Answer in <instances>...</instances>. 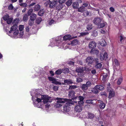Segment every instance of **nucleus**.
Wrapping results in <instances>:
<instances>
[{
	"instance_id": "obj_43",
	"label": "nucleus",
	"mask_w": 126,
	"mask_h": 126,
	"mask_svg": "<svg viewBox=\"0 0 126 126\" xmlns=\"http://www.w3.org/2000/svg\"><path fill=\"white\" fill-rule=\"evenodd\" d=\"M42 18L41 17H39L36 20V22L38 24H39L42 21Z\"/></svg>"
},
{
	"instance_id": "obj_49",
	"label": "nucleus",
	"mask_w": 126,
	"mask_h": 126,
	"mask_svg": "<svg viewBox=\"0 0 126 126\" xmlns=\"http://www.w3.org/2000/svg\"><path fill=\"white\" fill-rule=\"evenodd\" d=\"M19 30L20 31H22L24 29V26L23 25H20L19 26Z\"/></svg>"
},
{
	"instance_id": "obj_20",
	"label": "nucleus",
	"mask_w": 126,
	"mask_h": 126,
	"mask_svg": "<svg viewBox=\"0 0 126 126\" xmlns=\"http://www.w3.org/2000/svg\"><path fill=\"white\" fill-rule=\"evenodd\" d=\"M63 7V5L62 3H60L56 7V9L58 11L61 10Z\"/></svg>"
},
{
	"instance_id": "obj_18",
	"label": "nucleus",
	"mask_w": 126,
	"mask_h": 126,
	"mask_svg": "<svg viewBox=\"0 0 126 126\" xmlns=\"http://www.w3.org/2000/svg\"><path fill=\"white\" fill-rule=\"evenodd\" d=\"M95 87L97 88L98 90H102L104 89V87L101 85H97L95 86Z\"/></svg>"
},
{
	"instance_id": "obj_53",
	"label": "nucleus",
	"mask_w": 126,
	"mask_h": 126,
	"mask_svg": "<svg viewBox=\"0 0 126 126\" xmlns=\"http://www.w3.org/2000/svg\"><path fill=\"white\" fill-rule=\"evenodd\" d=\"M59 87L58 86H54L53 87V90L55 91H57L58 90V88Z\"/></svg>"
},
{
	"instance_id": "obj_6",
	"label": "nucleus",
	"mask_w": 126,
	"mask_h": 126,
	"mask_svg": "<svg viewBox=\"0 0 126 126\" xmlns=\"http://www.w3.org/2000/svg\"><path fill=\"white\" fill-rule=\"evenodd\" d=\"M58 2L57 1L55 0H53L52 1H50L49 7L51 9L55 8L57 5Z\"/></svg>"
},
{
	"instance_id": "obj_40",
	"label": "nucleus",
	"mask_w": 126,
	"mask_h": 126,
	"mask_svg": "<svg viewBox=\"0 0 126 126\" xmlns=\"http://www.w3.org/2000/svg\"><path fill=\"white\" fill-rule=\"evenodd\" d=\"M50 0H48L45 2L44 3V4L46 7H47L48 5H49L50 3Z\"/></svg>"
},
{
	"instance_id": "obj_29",
	"label": "nucleus",
	"mask_w": 126,
	"mask_h": 126,
	"mask_svg": "<svg viewBox=\"0 0 126 126\" xmlns=\"http://www.w3.org/2000/svg\"><path fill=\"white\" fill-rule=\"evenodd\" d=\"M92 91V92L95 94H97L98 92V90L97 88L95 87V86L94 88H93Z\"/></svg>"
},
{
	"instance_id": "obj_42",
	"label": "nucleus",
	"mask_w": 126,
	"mask_h": 126,
	"mask_svg": "<svg viewBox=\"0 0 126 126\" xmlns=\"http://www.w3.org/2000/svg\"><path fill=\"white\" fill-rule=\"evenodd\" d=\"M9 18V16L8 15H4L3 17V19L5 21H6L7 20V19Z\"/></svg>"
},
{
	"instance_id": "obj_39",
	"label": "nucleus",
	"mask_w": 126,
	"mask_h": 126,
	"mask_svg": "<svg viewBox=\"0 0 126 126\" xmlns=\"http://www.w3.org/2000/svg\"><path fill=\"white\" fill-rule=\"evenodd\" d=\"M107 76L108 75L107 74H104L102 78V80L103 81L105 80H106Z\"/></svg>"
},
{
	"instance_id": "obj_12",
	"label": "nucleus",
	"mask_w": 126,
	"mask_h": 126,
	"mask_svg": "<svg viewBox=\"0 0 126 126\" xmlns=\"http://www.w3.org/2000/svg\"><path fill=\"white\" fill-rule=\"evenodd\" d=\"M95 116L91 112H88L87 116V118L88 119L92 120Z\"/></svg>"
},
{
	"instance_id": "obj_33",
	"label": "nucleus",
	"mask_w": 126,
	"mask_h": 126,
	"mask_svg": "<svg viewBox=\"0 0 126 126\" xmlns=\"http://www.w3.org/2000/svg\"><path fill=\"white\" fill-rule=\"evenodd\" d=\"M100 45L103 47L107 45L106 43L104 40H103L102 41L100 42Z\"/></svg>"
},
{
	"instance_id": "obj_8",
	"label": "nucleus",
	"mask_w": 126,
	"mask_h": 126,
	"mask_svg": "<svg viewBox=\"0 0 126 126\" xmlns=\"http://www.w3.org/2000/svg\"><path fill=\"white\" fill-rule=\"evenodd\" d=\"M108 54L106 52H105L104 54L101 53L100 54V60L101 61L103 60L104 59L106 60L108 58Z\"/></svg>"
},
{
	"instance_id": "obj_31",
	"label": "nucleus",
	"mask_w": 126,
	"mask_h": 126,
	"mask_svg": "<svg viewBox=\"0 0 126 126\" xmlns=\"http://www.w3.org/2000/svg\"><path fill=\"white\" fill-rule=\"evenodd\" d=\"M99 94L102 97H106L107 96V94L106 92H102L100 93Z\"/></svg>"
},
{
	"instance_id": "obj_30",
	"label": "nucleus",
	"mask_w": 126,
	"mask_h": 126,
	"mask_svg": "<svg viewBox=\"0 0 126 126\" xmlns=\"http://www.w3.org/2000/svg\"><path fill=\"white\" fill-rule=\"evenodd\" d=\"M62 71V69H59L55 71V74L57 75H60L63 72Z\"/></svg>"
},
{
	"instance_id": "obj_58",
	"label": "nucleus",
	"mask_w": 126,
	"mask_h": 126,
	"mask_svg": "<svg viewBox=\"0 0 126 126\" xmlns=\"http://www.w3.org/2000/svg\"><path fill=\"white\" fill-rule=\"evenodd\" d=\"M97 35V33L96 31H94L93 33V35L94 37H96Z\"/></svg>"
},
{
	"instance_id": "obj_22",
	"label": "nucleus",
	"mask_w": 126,
	"mask_h": 126,
	"mask_svg": "<svg viewBox=\"0 0 126 126\" xmlns=\"http://www.w3.org/2000/svg\"><path fill=\"white\" fill-rule=\"evenodd\" d=\"M123 78L122 76L120 77L117 81V84L118 85H120L123 81Z\"/></svg>"
},
{
	"instance_id": "obj_37",
	"label": "nucleus",
	"mask_w": 126,
	"mask_h": 126,
	"mask_svg": "<svg viewBox=\"0 0 126 126\" xmlns=\"http://www.w3.org/2000/svg\"><path fill=\"white\" fill-rule=\"evenodd\" d=\"M102 66V64L101 63H99L96 64L95 67L97 68H101Z\"/></svg>"
},
{
	"instance_id": "obj_59",
	"label": "nucleus",
	"mask_w": 126,
	"mask_h": 126,
	"mask_svg": "<svg viewBox=\"0 0 126 126\" xmlns=\"http://www.w3.org/2000/svg\"><path fill=\"white\" fill-rule=\"evenodd\" d=\"M100 28H102L104 27L105 26V24L104 23H100Z\"/></svg>"
},
{
	"instance_id": "obj_32",
	"label": "nucleus",
	"mask_w": 126,
	"mask_h": 126,
	"mask_svg": "<svg viewBox=\"0 0 126 126\" xmlns=\"http://www.w3.org/2000/svg\"><path fill=\"white\" fill-rule=\"evenodd\" d=\"M72 0H68L66 3V5L68 7H69L72 4Z\"/></svg>"
},
{
	"instance_id": "obj_35",
	"label": "nucleus",
	"mask_w": 126,
	"mask_h": 126,
	"mask_svg": "<svg viewBox=\"0 0 126 126\" xmlns=\"http://www.w3.org/2000/svg\"><path fill=\"white\" fill-rule=\"evenodd\" d=\"M17 26L16 24L14 25L11 27V30H12L13 31H16L17 28Z\"/></svg>"
},
{
	"instance_id": "obj_48",
	"label": "nucleus",
	"mask_w": 126,
	"mask_h": 126,
	"mask_svg": "<svg viewBox=\"0 0 126 126\" xmlns=\"http://www.w3.org/2000/svg\"><path fill=\"white\" fill-rule=\"evenodd\" d=\"M78 98L79 99L80 101H81L82 102V103H83V100L84 98V97L82 96H79L78 97Z\"/></svg>"
},
{
	"instance_id": "obj_9",
	"label": "nucleus",
	"mask_w": 126,
	"mask_h": 126,
	"mask_svg": "<svg viewBox=\"0 0 126 126\" xmlns=\"http://www.w3.org/2000/svg\"><path fill=\"white\" fill-rule=\"evenodd\" d=\"M86 62L88 64H91L94 61V59L91 57H88L86 59Z\"/></svg>"
},
{
	"instance_id": "obj_21",
	"label": "nucleus",
	"mask_w": 126,
	"mask_h": 126,
	"mask_svg": "<svg viewBox=\"0 0 126 126\" xmlns=\"http://www.w3.org/2000/svg\"><path fill=\"white\" fill-rule=\"evenodd\" d=\"M79 41L76 39H74L71 42V44L72 46H75L78 44Z\"/></svg>"
},
{
	"instance_id": "obj_26",
	"label": "nucleus",
	"mask_w": 126,
	"mask_h": 126,
	"mask_svg": "<svg viewBox=\"0 0 126 126\" xmlns=\"http://www.w3.org/2000/svg\"><path fill=\"white\" fill-rule=\"evenodd\" d=\"M29 16L27 14H24L23 18V21L25 22L27 21L28 20Z\"/></svg>"
},
{
	"instance_id": "obj_24",
	"label": "nucleus",
	"mask_w": 126,
	"mask_h": 126,
	"mask_svg": "<svg viewBox=\"0 0 126 126\" xmlns=\"http://www.w3.org/2000/svg\"><path fill=\"white\" fill-rule=\"evenodd\" d=\"M88 87L85 84H84L82 85L81 88L83 91H86L87 90Z\"/></svg>"
},
{
	"instance_id": "obj_62",
	"label": "nucleus",
	"mask_w": 126,
	"mask_h": 126,
	"mask_svg": "<svg viewBox=\"0 0 126 126\" xmlns=\"http://www.w3.org/2000/svg\"><path fill=\"white\" fill-rule=\"evenodd\" d=\"M19 30H17L15 31L14 33V34L15 35H17L19 33Z\"/></svg>"
},
{
	"instance_id": "obj_17",
	"label": "nucleus",
	"mask_w": 126,
	"mask_h": 126,
	"mask_svg": "<svg viewBox=\"0 0 126 126\" xmlns=\"http://www.w3.org/2000/svg\"><path fill=\"white\" fill-rule=\"evenodd\" d=\"M37 16L36 14L34 13H32L30 16V19L32 20H35Z\"/></svg>"
},
{
	"instance_id": "obj_36",
	"label": "nucleus",
	"mask_w": 126,
	"mask_h": 126,
	"mask_svg": "<svg viewBox=\"0 0 126 126\" xmlns=\"http://www.w3.org/2000/svg\"><path fill=\"white\" fill-rule=\"evenodd\" d=\"M84 8L83 6H81L78 9V11L79 12H82L84 10Z\"/></svg>"
},
{
	"instance_id": "obj_44",
	"label": "nucleus",
	"mask_w": 126,
	"mask_h": 126,
	"mask_svg": "<svg viewBox=\"0 0 126 126\" xmlns=\"http://www.w3.org/2000/svg\"><path fill=\"white\" fill-rule=\"evenodd\" d=\"M89 33L88 32H82L80 33V36H82L88 34Z\"/></svg>"
},
{
	"instance_id": "obj_50",
	"label": "nucleus",
	"mask_w": 126,
	"mask_h": 126,
	"mask_svg": "<svg viewBox=\"0 0 126 126\" xmlns=\"http://www.w3.org/2000/svg\"><path fill=\"white\" fill-rule=\"evenodd\" d=\"M14 7L12 4H10L8 7V9L9 10H12L13 9Z\"/></svg>"
},
{
	"instance_id": "obj_47",
	"label": "nucleus",
	"mask_w": 126,
	"mask_h": 126,
	"mask_svg": "<svg viewBox=\"0 0 126 126\" xmlns=\"http://www.w3.org/2000/svg\"><path fill=\"white\" fill-rule=\"evenodd\" d=\"M77 87L76 85H71L69 86V89H73L76 88Z\"/></svg>"
},
{
	"instance_id": "obj_16",
	"label": "nucleus",
	"mask_w": 126,
	"mask_h": 126,
	"mask_svg": "<svg viewBox=\"0 0 126 126\" xmlns=\"http://www.w3.org/2000/svg\"><path fill=\"white\" fill-rule=\"evenodd\" d=\"M40 6L39 4H37L35 5L33 8V10L34 11H37L40 9Z\"/></svg>"
},
{
	"instance_id": "obj_2",
	"label": "nucleus",
	"mask_w": 126,
	"mask_h": 126,
	"mask_svg": "<svg viewBox=\"0 0 126 126\" xmlns=\"http://www.w3.org/2000/svg\"><path fill=\"white\" fill-rule=\"evenodd\" d=\"M74 104L70 102L66 103L65 105L63 107V110L64 111L66 112H68L70 110L69 106L73 105Z\"/></svg>"
},
{
	"instance_id": "obj_5",
	"label": "nucleus",
	"mask_w": 126,
	"mask_h": 126,
	"mask_svg": "<svg viewBox=\"0 0 126 126\" xmlns=\"http://www.w3.org/2000/svg\"><path fill=\"white\" fill-rule=\"evenodd\" d=\"M58 100L57 102L58 103H63L65 102H70L71 101V100L66 98H61L58 97L57 98Z\"/></svg>"
},
{
	"instance_id": "obj_4",
	"label": "nucleus",
	"mask_w": 126,
	"mask_h": 126,
	"mask_svg": "<svg viewBox=\"0 0 126 126\" xmlns=\"http://www.w3.org/2000/svg\"><path fill=\"white\" fill-rule=\"evenodd\" d=\"M108 91L109 92L108 98L110 99L112 97L115 96V93L112 89L110 87H108Z\"/></svg>"
},
{
	"instance_id": "obj_1",
	"label": "nucleus",
	"mask_w": 126,
	"mask_h": 126,
	"mask_svg": "<svg viewBox=\"0 0 126 126\" xmlns=\"http://www.w3.org/2000/svg\"><path fill=\"white\" fill-rule=\"evenodd\" d=\"M41 99L43 100L44 104L48 102H52V99L51 97L49 96L48 95H43L41 97Z\"/></svg>"
},
{
	"instance_id": "obj_41",
	"label": "nucleus",
	"mask_w": 126,
	"mask_h": 126,
	"mask_svg": "<svg viewBox=\"0 0 126 126\" xmlns=\"http://www.w3.org/2000/svg\"><path fill=\"white\" fill-rule=\"evenodd\" d=\"M7 21V23L8 24H10L12 21L13 19L12 18H9Z\"/></svg>"
},
{
	"instance_id": "obj_25",
	"label": "nucleus",
	"mask_w": 126,
	"mask_h": 126,
	"mask_svg": "<svg viewBox=\"0 0 126 126\" xmlns=\"http://www.w3.org/2000/svg\"><path fill=\"white\" fill-rule=\"evenodd\" d=\"M64 83L67 84H71L73 83L72 80L71 79H66L64 80Z\"/></svg>"
},
{
	"instance_id": "obj_57",
	"label": "nucleus",
	"mask_w": 126,
	"mask_h": 126,
	"mask_svg": "<svg viewBox=\"0 0 126 126\" xmlns=\"http://www.w3.org/2000/svg\"><path fill=\"white\" fill-rule=\"evenodd\" d=\"M54 21L52 19L49 21L48 22L49 25H51L54 23Z\"/></svg>"
},
{
	"instance_id": "obj_23",
	"label": "nucleus",
	"mask_w": 126,
	"mask_h": 126,
	"mask_svg": "<svg viewBox=\"0 0 126 126\" xmlns=\"http://www.w3.org/2000/svg\"><path fill=\"white\" fill-rule=\"evenodd\" d=\"M63 72L65 74H68L69 73V71L68 68H64L62 69Z\"/></svg>"
},
{
	"instance_id": "obj_14",
	"label": "nucleus",
	"mask_w": 126,
	"mask_h": 126,
	"mask_svg": "<svg viewBox=\"0 0 126 126\" xmlns=\"http://www.w3.org/2000/svg\"><path fill=\"white\" fill-rule=\"evenodd\" d=\"M83 68L82 67H77L76 69V71L78 73H82L84 71Z\"/></svg>"
},
{
	"instance_id": "obj_51",
	"label": "nucleus",
	"mask_w": 126,
	"mask_h": 126,
	"mask_svg": "<svg viewBox=\"0 0 126 126\" xmlns=\"http://www.w3.org/2000/svg\"><path fill=\"white\" fill-rule=\"evenodd\" d=\"M85 84L88 87L91 86V83L90 81H88L86 82Z\"/></svg>"
},
{
	"instance_id": "obj_10",
	"label": "nucleus",
	"mask_w": 126,
	"mask_h": 126,
	"mask_svg": "<svg viewBox=\"0 0 126 126\" xmlns=\"http://www.w3.org/2000/svg\"><path fill=\"white\" fill-rule=\"evenodd\" d=\"M101 19L99 17L95 18L94 20V23L96 25H99L101 22Z\"/></svg>"
},
{
	"instance_id": "obj_38",
	"label": "nucleus",
	"mask_w": 126,
	"mask_h": 126,
	"mask_svg": "<svg viewBox=\"0 0 126 126\" xmlns=\"http://www.w3.org/2000/svg\"><path fill=\"white\" fill-rule=\"evenodd\" d=\"M33 10L31 8L29 9L28 12H27V14L29 16H31V15L32 14H31L33 12Z\"/></svg>"
},
{
	"instance_id": "obj_3",
	"label": "nucleus",
	"mask_w": 126,
	"mask_h": 126,
	"mask_svg": "<svg viewBox=\"0 0 126 126\" xmlns=\"http://www.w3.org/2000/svg\"><path fill=\"white\" fill-rule=\"evenodd\" d=\"M75 92L74 91L71 90L69 91L68 93V96L69 98H71L73 100L77 99L78 96H75Z\"/></svg>"
},
{
	"instance_id": "obj_45",
	"label": "nucleus",
	"mask_w": 126,
	"mask_h": 126,
	"mask_svg": "<svg viewBox=\"0 0 126 126\" xmlns=\"http://www.w3.org/2000/svg\"><path fill=\"white\" fill-rule=\"evenodd\" d=\"M34 20H32L30 19L29 20V25L31 26L34 24Z\"/></svg>"
},
{
	"instance_id": "obj_56",
	"label": "nucleus",
	"mask_w": 126,
	"mask_h": 126,
	"mask_svg": "<svg viewBox=\"0 0 126 126\" xmlns=\"http://www.w3.org/2000/svg\"><path fill=\"white\" fill-rule=\"evenodd\" d=\"M84 16H87L89 14V12L87 11H86L83 14Z\"/></svg>"
},
{
	"instance_id": "obj_19",
	"label": "nucleus",
	"mask_w": 126,
	"mask_h": 126,
	"mask_svg": "<svg viewBox=\"0 0 126 126\" xmlns=\"http://www.w3.org/2000/svg\"><path fill=\"white\" fill-rule=\"evenodd\" d=\"M99 106L100 109H103L105 108L106 104L103 101H101L100 102V104Z\"/></svg>"
},
{
	"instance_id": "obj_61",
	"label": "nucleus",
	"mask_w": 126,
	"mask_h": 126,
	"mask_svg": "<svg viewBox=\"0 0 126 126\" xmlns=\"http://www.w3.org/2000/svg\"><path fill=\"white\" fill-rule=\"evenodd\" d=\"M120 42H122V40L124 39V37L122 35H120Z\"/></svg>"
},
{
	"instance_id": "obj_27",
	"label": "nucleus",
	"mask_w": 126,
	"mask_h": 126,
	"mask_svg": "<svg viewBox=\"0 0 126 126\" xmlns=\"http://www.w3.org/2000/svg\"><path fill=\"white\" fill-rule=\"evenodd\" d=\"M71 36L70 34H67L64 36L63 39L64 40L66 41L69 39L70 38Z\"/></svg>"
},
{
	"instance_id": "obj_55",
	"label": "nucleus",
	"mask_w": 126,
	"mask_h": 126,
	"mask_svg": "<svg viewBox=\"0 0 126 126\" xmlns=\"http://www.w3.org/2000/svg\"><path fill=\"white\" fill-rule=\"evenodd\" d=\"M83 81L82 79L80 78H78L77 79V82H80Z\"/></svg>"
},
{
	"instance_id": "obj_13",
	"label": "nucleus",
	"mask_w": 126,
	"mask_h": 126,
	"mask_svg": "<svg viewBox=\"0 0 126 126\" xmlns=\"http://www.w3.org/2000/svg\"><path fill=\"white\" fill-rule=\"evenodd\" d=\"M90 53L92 54H96L97 56H98L99 53L98 50L97 49H91L90 51Z\"/></svg>"
},
{
	"instance_id": "obj_46",
	"label": "nucleus",
	"mask_w": 126,
	"mask_h": 126,
	"mask_svg": "<svg viewBox=\"0 0 126 126\" xmlns=\"http://www.w3.org/2000/svg\"><path fill=\"white\" fill-rule=\"evenodd\" d=\"M92 25L91 24H89L87 26V29L88 30H90L92 28Z\"/></svg>"
},
{
	"instance_id": "obj_11",
	"label": "nucleus",
	"mask_w": 126,
	"mask_h": 126,
	"mask_svg": "<svg viewBox=\"0 0 126 126\" xmlns=\"http://www.w3.org/2000/svg\"><path fill=\"white\" fill-rule=\"evenodd\" d=\"M82 109V107L81 105H76L75 108V110L77 112H80Z\"/></svg>"
},
{
	"instance_id": "obj_64",
	"label": "nucleus",
	"mask_w": 126,
	"mask_h": 126,
	"mask_svg": "<svg viewBox=\"0 0 126 126\" xmlns=\"http://www.w3.org/2000/svg\"><path fill=\"white\" fill-rule=\"evenodd\" d=\"M88 6V3H84L83 4V6L84 8L87 6Z\"/></svg>"
},
{
	"instance_id": "obj_15",
	"label": "nucleus",
	"mask_w": 126,
	"mask_h": 126,
	"mask_svg": "<svg viewBox=\"0 0 126 126\" xmlns=\"http://www.w3.org/2000/svg\"><path fill=\"white\" fill-rule=\"evenodd\" d=\"M73 7L75 9H77L79 7V3L77 2H74L72 4Z\"/></svg>"
},
{
	"instance_id": "obj_54",
	"label": "nucleus",
	"mask_w": 126,
	"mask_h": 126,
	"mask_svg": "<svg viewBox=\"0 0 126 126\" xmlns=\"http://www.w3.org/2000/svg\"><path fill=\"white\" fill-rule=\"evenodd\" d=\"M93 100H86V102L87 103L92 104Z\"/></svg>"
},
{
	"instance_id": "obj_63",
	"label": "nucleus",
	"mask_w": 126,
	"mask_h": 126,
	"mask_svg": "<svg viewBox=\"0 0 126 126\" xmlns=\"http://www.w3.org/2000/svg\"><path fill=\"white\" fill-rule=\"evenodd\" d=\"M98 60H99V59H97V58L94 59V61L95 64L98 63H99V61Z\"/></svg>"
},
{
	"instance_id": "obj_28",
	"label": "nucleus",
	"mask_w": 126,
	"mask_h": 126,
	"mask_svg": "<svg viewBox=\"0 0 126 126\" xmlns=\"http://www.w3.org/2000/svg\"><path fill=\"white\" fill-rule=\"evenodd\" d=\"M44 12V9H43L40 10L38 13V15L40 16H42L43 15Z\"/></svg>"
},
{
	"instance_id": "obj_34",
	"label": "nucleus",
	"mask_w": 126,
	"mask_h": 126,
	"mask_svg": "<svg viewBox=\"0 0 126 126\" xmlns=\"http://www.w3.org/2000/svg\"><path fill=\"white\" fill-rule=\"evenodd\" d=\"M114 64H115L117 66H119L120 65V63L119 62L118 60L116 59H114Z\"/></svg>"
},
{
	"instance_id": "obj_60",
	"label": "nucleus",
	"mask_w": 126,
	"mask_h": 126,
	"mask_svg": "<svg viewBox=\"0 0 126 126\" xmlns=\"http://www.w3.org/2000/svg\"><path fill=\"white\" fill-rule=\"evenodd\" d=\"M48 79L49 80L51 81H53L55 80L54 78H53L52 77H48Z\"/></svg>"
},
{
	"instance_id": "obj_7",
	"label": "nucleus",
	"mask_w": 126,
	"mask_h": 126,
	"mask_svg": "<svg viewBox=\"0 0 126 126\" xmlns=\"http://www.w3.org/2000/svg\"><path fill=\"white\" fill-rule=\"evenodd\" d=\"M96 43L94 41H91L89 44V48L91 49H93L96 47Z\"/></svg>"
},
{
	"instance_id": "obj_52",
	"label": "nucleus",
	"mask_w": 126,
	"mask_h": 126,
	"mask_svg": "<svg viewBox=\"0 0 126 126\" xmlns=\"http://www.w3.org/2000/svg\"><path fill=\"white\" fill-rule=\"evenodd\" d=\"M19 5L23 7H27V4L25 3H22L19 4Z\"/></svg>"
}]
</instances>
